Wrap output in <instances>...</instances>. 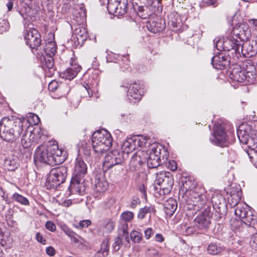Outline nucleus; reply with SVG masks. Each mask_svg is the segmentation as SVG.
<instances>
[{
    "label": "nucleus",
    "mask_w": 257,
    "mask_h": 257,
    "mask_svg": "<svg viewBox=\"0 0 257 257\" xmlns=\"http://www.w3.org/2000/svg\"><path fill=\"white\" fill-rule=\"evenodd\" d=\"M23 120L14 116L3 118L0 121L1 138L6 142H14L23 133Z\"/></svg>",
    "instance_id": "nucleus-1"
},
{
    "label": "nucleus",
    "mask_w": 257,
    "mask_h": 257,
    "mask_svg": "<svg viewBox=\"0 0 257 257\" xmlns=\"http://www.w3.org/2000/svg\"><path fill=\"white\" fill-rule=\"evenodd\" d=\"M197 190L198 188H196L194 190L187 192L184 195V200L187 205L191 206L188 207L190 209H191L192 207L193 209L199 210L206 205V207L201 215L209 217L210 218L211 208L206 204L207 200L206 195L202 192L197 191Z\"/></svg>",
    "instance_id": "nucleus-2"
},
{
    "label": "nucleus",
    "mask_w": 257,
    "mask_h": 257,
    "mask_svg": "<svg viewBox=\"0 0 257 257\" xmlns=\"http://www.w3.org/2000/svg\"><path fill=\"white\" fill-rule=\"evenodd\" d=\"M111 135L106 130H98L92 136L93 149L97 156L107 151L112 145Z\"/></svg>",
    "instance_id": "nucleus-3"
},
{
    "label": "nucleus",
    "mask_w": 257,
    "mask_h": 257,
    "mask_svg": "<svg viewBox=\"0 0 257 257\" xmlns=\"http://www.w3.org/2000/svg\"><path fill=\"white\" fill-rule=\"evenodd\" d=\"M67 168L64 166L53 168L47 177L46 183L50 188H55L64 183L67 175Z\"/></svg>",
    "instance_id": "nucleus-4"
},
{
    "label": "nucleus",
    "mask_w": 257,
    "mask_h": 257,
    "mask_svg": "<svg viewBox=\"0 0 257 257\" xmlns=\"http://www.w3.org/2000/svg\"><path fill=\"white\" fill-rule=\"evenodd\" d=\"M123 157L122 153L117 150H114L109 152L105 157L103 163V169H111L114 168L120 172L123 170L122 163Z\"/></svg>",
    "instance_id": "nucleus-5"
},
{
    "label": "nucleus",
    "mask_w": 257,
    "mask_h": 257,
    "mask_svg": "<svg viewBox=\"0 0 257 257\" xmlns=\"http://www.w3.org/2000/svg\"><path fill=\"white\" fill-rule=\"evenodd\" d=\"M156 184L160 186L159 193L161 195L168 194L170 193L174 185V179L170 172H162L157 175Z\"/></svg>",
    "instance_id": "nucleus-6"
},
{
    "label": "nucleus",
    "mask_w": 257,
    "mask_h": 257,
    "mask_svg": "<svg viewBox=\"0 0 257 257\" xmlns=\"http://www.w3.org/2000/svg\"><path fill=\"white\" fill-rule=\"evenodd\" d=\"M211 202L215 211V219L219 220L225 215L227 212V204L225 198L220 194H213L211 197Z\"/></svg>",
    "instance_id": "nucleus-7"
},
{
    "label": "nucleus",
    "mask_w": 257,
    "mask_h": 257,
    "mask_svg": "<svg viewBox=\"0 0 257 257\" xmlns=\"http://www.w3.org/2000/svg\"><path fill=\"white\" fill-rule=\"evenodd\" d=\"M214 43L215 47L219 51H229L233 50L235 53L240 54V43L235 41L232 35L230 37L219 39Z\"/></svg>",
    "instance_id": "nucleus-8"
},
{
    "label": "nucleus",
    "mask_w": 257,
    "mask_h": 257,
    "mask_svg": "<svg viewBox=\"0 0 257 257\" xmlns=\"http://www.w3.org/2000/svg\"><path fill=\"white\" fill-rule=\"evenodd\" d=\"M52 154L50 146L46 148L44 146H40L37 147L35 152V161L53 166L54 158L52 157Z\"/></svg>",
    "instance_id": "nucleus-9"
},
{
    "label": "nucleus",
    "mask_w": 257,
    "mask_h": 257,
    "mask_svg": "<svg viewBox=\"0 0 257 257\" xmlns=\"http://www.w3.org/2000/svg\"><path fill=\"white\" fill-rule=\"evenodd\" d=\"M148 156L147 151L140 150L132 157L129 164V169L131 171H136L140 170L142 165L146 162Z\"/></svg>",
    "instance_id": "nucleus-10"
},
{
    "label": "nucleus",
    "mask_w": 257,
    "mask_h": 257,
    "mask_svg": "<svg viewBox=\"0 0 257 257\" xmlns=\"http://www.w3.org/2000/svg\"><path fill=\"white\" fill-rule=\"evenodd\" d=\"M122 87H125L127 90L128 99L133 102H136L142 98L141 85L140 83L134 82L133 83H123Z\"/></svg>",
    "instance_id": "nucleus-11"
},
{
    "label": "nucleus",
    "mask_w": 257,
    "mask_h": 257,
    "mask_svg": "<svg viewBox=\"0 0 257 257\" xmlns=\"http://www.w3.org/2000/svg\"><path fill=\"white\" fill-rule=\"evenodd\" d=\"M210 141L213 144L223 147L227 141V135L221 125H216L214 132L210 137Z\"/></svg>",
    "instance_id": "nucleus-12"
},
{
    "label": "nucleus",
    "mask_w": 257,
    "mask_h": 257,
    "mask_svg": "<svg viewBox=\"0 0 257 257\" xmlns=\"http://www.w3.org/2000/svg\"><path fill=\"white\" fill-rule=\"evenodd\" d=\"M24 38L26 44L31 49H37L40 46L41 43V35L36 29L30 28L27 30Z\"/></svg>",
    "instance_id": "nucleus-13"
},
{
    "label": "nucleus",
    "mask_w": 257,
    "mask_h": 257,
    "mask_svg": "<svg viewBox=\"0 0 257 257\" xmlns=\"http://www.w3.org/2000/svg\"><path fill=\"white\" fill-rule=\"evenodd\" d=\"M237 136L240 142L243 144L247 145L249 149H257V135L249 136L244 130L241 128V126L237 130Z\"/></svg>",
    "instance_id": "nucleus-14"
},
{
    "label": "nucleus",
    "mask_w": 257,
    "mask_h": 257,
    "mask_svg": "<svg viewBox=\"0 0 257 257\" xmlns=\"http://www.w3.org/2000/svg\"><path fill=\"white\" fill-rule=\"evenodd\" d=\"M233 38L239 43L246 41L250 36V31L246 25H241L234 28L231 33Z\"/></svg>",
    "instance_id": "nucleus-15"
},
{
    "label": "nucleus",
    "mask_w": 257,
    "mask_h": 257,
    "mask_svg": "<svg viewBox=\"0 0 257 257\" xmlns=\"http://www.w3.org/2000/svg\"><path fill=\"white\" fill-rule=\"evenodd\" d=\"M84 178L72 177L69 190L71 194H83L85 191Z\"/></svg>",
    "instance_id": "nucleus-16"
},
{
    "label": "nucleus",
    "mask_w": 257,
    "mask_h": 257,
    "mask_svg": "<svg viewBox=\"0 0 257 257\" xmlns=\"http://www.w3.org/2000/svg\"><path fill=\"white\" fill-rule=\"evenodd\" d=\"M161 148L157 147L152 149L149 153L147 159L148 166L150 168H155L160 164Z\"/></svg>",
    "instance_id": "nucleus-17"
},
{
    "label": "nucleus",
    "mask_w": 257,
    "mask_h": 257,
    "mask_svg": "<svg viewBox=\"0 0 257 257\" xmlns=\"http://www.w3.org/2000/svg\"><path fill=\"white\" fill-rule=\"evenodd\" d=\"M87 172V167L83 160L81 158H76L72 177L83 178Z\"/></svg>",
    "instance_id": "nucleus-18"
},
{
    "label": "nucleus",
    "mask_w": 257,
    "mask_h": 257,
    "mask_svg": "<svg viewBox=\"0 0 257 257\" xmlns=\"http://www.w3.org/2000/svg\"><path fill=\"white\" fill-rule=\"evenodd\" d=\"M81 69L77 64H71V66L60 73V76L64 79L71 80L74 78Z\"/></svg>",
    "instance_id": "nucleus-19"
},
{
    "label": "nucleus",
    "mask_w": 257,
    "mask_h": 257,
    "mask_svg": "<svg viewBox=\"0 0 257 257\" xmlns=\"http://www.w3.org/2000/svg\"><path fill=\"white\" fill-rule=\"evenodd\" d=\"M245 57H250L255 55L257 51L253 46V44L246 41L240 43V53Z\"/></svg>",
    "instance_id": "nucleus-20"
},
{
    "label": "nucleus",
    "mask_w": 257,
    "mask_h": 257,
    "mask_svg": "<svg viewBox=\"0 0 257 257\" xmlns=\"http://www.w3.org/2000/svg\"><path fill=\"white\" fill-rule=\"evenodd\" d=\"M228 63L226 57L222 54H219L212 58L211 63L213 67L216 69H223Z\"/></svg>",
    "instance_id": "nucleus-21"
},
{
    "label": "nucleus",
    "mask_w": 257,
    "mask_h": 257,
    "mask_svg": "<svg viewBox=\"0 0 257 257\" xmlns=\"http://www.w3.org/2000/svg\"><path fill=\"white\" fill-rule=\"evenodd\" d=\"M164 206L166 215L171 217L176 210L177 202L174 199L170 198L165 202Z\"/></svg>",
    "instance_id": "nucleus-22"
},
{
    "label": "nucleus",
    "mask_w": 257,
    "mask_h": 257,
    "mask_svg": "<svg viewBox=\"0 0 257 257\" xmlns=\"http://www.w3.org/2000/svg\"><path fill=\"white\" fill-rule=\"evenodd\" d=\"M94 181L95 188L97 192H103L107 189L108 183L102 174H96Z\"/></svg>",
    "instance_id": "nucleus-23"
},
{
    "label": "nucleus",
    "mask_w": 257,
    "mask_h": 257,
    "mask_svg": "<svg viewBox=\"0 0 257 257\" xmlns=\"http://www.w3.org/2000/svg\"><path fill=\"white\" fill-rule=\"evenodd\" d=\"M210 219L209 217L200 215L194 219V224L200 229H207L210 224Z\"/></svg>",
    "instance_id": "nucleus-24"
},
{
    "label": "nucleus",
    "mask_w": 257,
    "mask_h": 257,
    "mask_svg": "<svg viewBox=\"0 0 257 257\" xmlns=\"http://www.w3.org/2000/svg\"><path fill=\"white\" fill-rule=\"evenodd\" d=\"M166 28V24L164 21L160 20L159 21H153L149 23L148 28L153 33H157L163 31Z\"/></svg>",
    "instance_id": "nucleus-25"
},
{
    "label": "nucleus",
    "mask_w": 257,
    "mask_h": 257,
    "mask_svg": "<svg viewBox=\"0 0 257 257\" xmlns=\"http://www.w3.org/2000/svg\"><path fill=\"white\" fill-rule=\"evenodd\" d=\"M51 153H52V157L54 158V165L56 164H59L62 163L64 160V157H62V155L63 154V151L59 149L58 147L56 145H53L52 146H50Z\"/></svg>",
    "instance_id": "nucleus-26"
},
{
    "label": "nucleus",
    "mask_w": 257,
    "mask_h": 257,
    "mask_svg": "<svg viewBox=\"0 0 257 257\" xmlns=\"http://www.w3.org/2000/svg\"><path fill=\"white\" fill-rule=\"evenodd\" d=\"M241 192L239 191L232 190L228 197V202L231 207L238 206L241 199Z\"/></svg>",
    "instance_id": "nucleus-27"
},
{
    "label": "nucleus",
    "mask_w": 257,
    "mask_h": 257,
    "mask_svg": "<svg viewBox=\"0 0 257 257\" xmlns=\"http://www.w3.org/2000/svg\"><path fill=\"white\" fill-rule=\"evenodd\" d=\"M56 50V44L54 42L52 41H49L46 42L45 46H43L44 53L50 58H52L55 54Z\"/></svg>",
    "instance_id": "nucleus-28"
},
{
    "label": "nucleus",
    "mask_w": 257,
    "mask_h": 257,
    "mask_svg": "<svg viewBox=\"0 0 257 257\" xmlns=\"http://www.w3.org/2000/svg\"><path fill=\"white\" fill-rule=\"evenodd\" d=\"M250 207L246 204H239L237 206L234 212L236 216H238L243 219L247 214L249 211H251Z\"/></svg>",
    "instance_id": "nucleus-29"
},
{
    "label": "nucleus",
    "mask_w": 257,
    "mask_h": 257,
    "mask_svg": "<svg viewBox=\"0 0 257 257\" xmlns=\"http://www.w3.org/2000/svg\"><path fill=\"white\" fill-rule=\"evenodd\" d=\"M122 149L123 150V152L126 154H129L136 150V147L133 137L127 139L123 142L122 145Z\"/></svg>",
    "instance_id": "nucleus-30"
},
{
    "label": "nucleus",
    "mask_w": 257,
    "mask_h": 257,
    "mask_svg": "<svg viewBox=\"0 0 257 257\" xmlns=\"http://www.w3.org/2000/svg\"><path fill=\"white\" fill-rule=\"evenodd\" d=\"M156 212L155 207L152 205L145 206L141 208L138 214V218L140 219H144L147 214L154 213Z\"/></svg>",
    "instance_id": "nucleus-31"
},
{
    "label": "nucleus",
    "mask_w": 257,
    "mask_h": 257,
    "mask_svg": "<svg viewBox=\"0 0 257 257\" xmlns=\"http://www.w3.org/2000/svg\"><path fill=\"white\" fill-rule=\"evenodd\" d=\"M250 71L245 72V77H246L245 79V83H253L256 78V69L254 65H250Z\"/></svg>",
    "instance_id": "nucleus-32"
},
{
    "label": "nucleus",
    "mask_w": 257,
    "mask_h": 257,
    "mask_svg": "<svg viewBox=\"0 0 257 257\" xmlns=\"http://www.w3.org/2000/svg\"><path fill=\"white\" fill-rule=\"evenodd\" d=\"M133 139L136 147V149L137 147H145L148 141L147 137L142 135L134 136L133 137Z\"/></svg>",
    "instance_id": "nucleus-33"
},
{
    "label": "nucleus",
    "mask_w": 257,
    "mask_h": 257,
    "mask_svg": "<svg viewBox=\"0 0 257 257\" xmlns=\"http://www.w3.org/2000/svg\"><path fill=\"white\" fill-rule=\"evenodd\" d=\"M75 35L77 36V38L81 39L82 41L86 39L88 37V34L86 29L82 26H78L74 32Z\"/></svg>",
    "instance_id": "nucleus-34"
},
{
    "label": "nucleus",
    "mask_w": 257,
    "mask_h": 257,
    "mask_svg": "<svg viewBox=\"0 0 257 257\" xmlns=\"http://www.w3.org/2000/svg\"><path fill=\"white\" fill-rule=\"evenodd\" d=\"M121 2L119 0H108L107 7L108 13L115 15V13L117 12L116 9Z\"/></svg>",
    "instance_id": "nucleus-35"
},
{
    "label": "nucleus",
    "mask_w": 257,
    "mask_h": 257,
    "mask_svg": "<svg viewBox=\"0 0 257 257\" xmlns=\"http://www.w3.org/2000/svg\"><path fill=\"white\" fill-rule=\"evenodd\" d=\"M245 74L244 70L238 71H234L232 72V79L238 82H244L245 83L246 77H245Z\"/></svg>",
    "instance_id": "nucleus-36"
},
{
    "label": "nucleus",
    "mask_w": 257,
    "mask_h": 257,
    "mask_svg": "<svg viewBox=\"0 0 257 257\" xmlns=\"http://www.w3.org/2000/svg\"><path fill=\"white\" fill-rule=\"evenodd\" d=\"M178 16L177 15L171 14L169 17V26L173 28H177L180 27L181 23L179 19H178Z\"/></svg>",
    "instance_id": "nucleus-37"
},
{
    "label": "nucleus",
    "mask_w": 257,
    "mask_h": 257,
    "mask_svg": "<svg viewBox=\"0 0 257 257\" xmlns=\"http://www.w3.org/2000/svg\"><path fill=\"white\" fill-rule=\"evenodd\" d=\"M12 199L23 205L27 206L30 204L29 201L26 197L18 193H15L13 195Z\"/></svg>",
    "instance_id": "nucleus-38"
},
{
    "label": "nucleus",
    "mask_w": 257,
    "mask_h": 257,
    "mask_svg": "<svg viewBox=\"0 0 257 257\" xmlns=\"http://www.w3.org/2000/svg\"><path fill=\"white\" fill-rule=\"evenodd\" d=\"M127 229V224L124 223L122 225L121 227L119 228V233L122 238L124 239L127 242H130V237L128 236Z\"/></svg>",
    "instance_id": "nucleus-39"
},
{
    "label": "nucleus",
    "mask_w": 257,
    "mask_h": 257,
    "mask_svg": "<svg viewBox=\"0 0 257 257\" xmlns=\"http://www.w3.org/2000/svg\"><path fill=\"white\" fill-rule=\"evenodd\" d=\"M250 161L257 168V149H248L246 151Z\"/></svg>",
    "instance_id": "nucleus-40"
},
{
    "label": "nucleus",
    "mask_w": 257,
    "mask_h": 257,
    "mask_svg": "<svg viewBox=\"0 0 257 257\" xmlns=\"http://www.w3.org/2000/svg\"><path fill=\"white\" fill-rule=\"evenodd\" d=\"M126 2L124 1H121L116 9L117 12L115 13V16H120L124 15L126 13Z\"/></svg>",
    "instance_id": "nucleus-41"
},
{
    "label": "nucleus",
    "mask_w": 257,
    "mask_h": 257,
    "mask_svg": "<svg viewBox=\"0 0 257 257\" xmlns=\"http://www.w3.org/2000/svg\"><path fill=\"white\" fill-rule=\"evenodd\" d=\"M161 0H147V5L154 9V12L159 10L161 6Z\"/></svg>",
    "instance_id": "nucleus-42"
},
{
    "label": "nucleus",
    "mask_w": 257,
    "mask_h": 257,
    "mask_svg": "<svg viewBox=\"0 0 257 257\" xmlns=\"http://www.w3.org/2000/svg\"><path fill=\"white\" fill-rule=\"evenodd\" d=\"M131 238L134 242H139L141 241L142 235L140 232L138 231H133L130 234Z\"/></svg>",
    "instance_id": "nucleus-43"
},
{
    "label": "nucleus",
    "mask_w": 257,
    "mask_h": 257,
    "mask_svg": "<svg viewBox=\"0 0 257 257\" xmlns=\"http://www.w3.org/2000/svg\"><path fill=\"white\" fill-rule=\"evenodd\" d=\"M221 249L215 244H210L207 248L208 252L212 255H215L219 253Z\"/></svg>",
    "instance_id": "nucleus-44"
},
{
    "label": "nucleus",
    "mask_w": 257,
    "mask_h": 257,
    "mask_svg": "<svg viewBox=\"0 0 257 257\" xmlns=\"http://www.w3.org/2000/svg\"><path fill=\"white\" fill-rule=\"evenodd\" d=\"M255 215H253L252 210L249 211L248 214L242 220V221L246 225L249 226L252 221L255 217Z\"/></svg>",
    "instance_id": "nucleus-45"
},
{
    "label": "nucleus",
    "mask_w": 257,
    "mask_h": 257,
    "mask_svg": "<svg viewBox=\"0 0 257 257\" xmlns=\"http://www.w3.org/2000/svg\"><path fill=\"white\" fill-rule=\"evenodd\" d=\"M10 29V24L6 20H3L0 22V33L2 34L9 30Z\"/></svg>",
    "instance_id": "nucleus-46"
},
{
    "label": "nucleus",
    "mask_w": 257,
    "mask_h": 257,
    "mask_svg": "<svg viewBox=\"0 0 257 257\" xmlns=\"http://www.w3.org/2000/svg\"><path fill=\"white\" fill-rule=\"evenodd\" d=\"M122 219L125 222H129L134 218V214L131 211H125L121 215Z\"/></svg>",
    "instance_id": "nucleus-47"
},
{
    "label": "nucleus",
    "mask_w": 257,
    "mask_h": 257,
    "mask_svg": "<svg viewBox=\"0 0 257 257\" xmlns=\"http://www.w3.org/2000/svg\"><path fill=\"white\" fill-rule=\"evenodd\" d=\"M122 245V238L119 234L117 237L115 238L114 242L113 244V247L115 251L118 250Z\"/></svg>",
    "instance_id": "nucleus-48"
},
{
    "label": "nucleus",
    "mask_w": 257,
    "mask_h": 257,
    "mask_svg": "<svg viewBox=\"0 0 257 257\" xmlns=\"http://www.w3.org/2000/svg\"><path fill=\"white\" fill-rule=\"evenodd\" d=\"M148 255L150 257H161L158 250L153 247H150L148 249Z\"/></svg>",
    "instance_id": "nucleus-49"
},
{
    "label": "nucleus",
    "mask_w": 257,
    "mask_h": 257,
    "mask_svg": "<svg viewBox=\"0 0 257 257\" xmlns=\"http://www.w3.org/2000/svg\"><path fill=\"white\" fill-rule=\"evenodd\" d=\"M76 10L74 12V15H76V17L78 18H80V19H84L86 17V13L84 9H83L82 8H79V11L77 12Z\"/></svg>",
    "instance_id": "nucleus-50"
},
{
    "label": "nucleus",
    "mask_w": 257,
    "mask_h": 257,
    "mask_svg": "<svg viewBox=\"0 0 257 257\" xmlns=\"http://www.w3.org/2000/svg\"><path fill=\"white\" fill-rule=\"evenodd\" d=\"M108 245L109 240L107 238H105L102 241L101 245V250L102 251L103 253L104 252H107L108 251Z\"/></svg>",
    "instance_id": "nucleus-51"
},
{
    "label": "nucleus",
    "mask_w": 257,
    "mask_h": 257,
    "mask_svg": "<svg viewBox=\"0 0 257 257\" xmlns=\"http://www.w3.org/2000/svg\"><path fill=\"white\" fill-rule=\"evenodd\" d=\"M45 227L47 229L52 232L55 231L56 229L55 224L51 221H48L46 222Z\"/></svg>",
    "instance_id": "nucleus-52"
},
{
    "label": "nucleus",
    "mask_w": 257,
    "mask_h": 257,
    "mask_svg": "<svg viewBox=\"0 0 257 257\" xmlns=\"http://www.w3.org/2000/svg\"><path fill=\"white\" fill-rule=\"evenodd\" d=\"M26 134H23L21 139V144L23 148H27L31 146V143L29 140L26 139Z\"/></svg>",
    "instance_id": "nucleus-53"
},
{
    "label": "nucleus",
    "mask_w": 257,
    "mask_h": 257,
    "mask_svg": "<svg viewBox=\"0 0 257 257\" xmlns=\"http://www.w3.org/2000/svg\"><path fill=\"white\" fill-rule=\"evenodd\" d=\"M250 244L252 248L257 249V233L252 236Z\"/></svg>",
    "instance_id": "nucleus-54"
},
{
    "label": "nucleus",
    "mask_w": 257,
    "mask_h": 257,
    "mask_svg": "<svg viewBox=\"0 0 257 257\" xmlns=\"http://www.w3.org/2000/svg\"><path fill=\"white\" fill-rule=\"evenodd\" d=\"M58 87V84L57 82L52 81L49 84L48 89L50 91H54L57 89Z\"/></svg>",
    "instance_id": "nucleus-55"
},
{
    "label": "nucleus",
    "mask_w": 257,
    "mask_h": 257,
    "mask_svg": "<svg viewBox=\"0 0 257 257\" xmlns=\"http://www.w3.org/2000/svg\"><path fill=\"white\" fill-rule=\"evenodd\" d=\"M168 168L172 171H176L177 169V163L174 161H169L167 164Z\"/></svg>",
    "instance_id": "nucleus-56"
},
{
    "label": "nucleus",
    "mask_w": 257,
    "mask_h": 257,
    "mask_svg": "<svg viewBox=\"0 0 257 257\" xmlns=\"http://www.w3.org/2000/svg\"><path fill=\"white\" fill-rule=\"evenodd\" d=\"M116 202V199L113 197H110L108 198L105 202L106 206L107 207H110L113 204H115Z\"/></svg>",
    "instance_id": "nucleus-57"
},
{
    "label": "nucleus",
    "mask_w": 257,
    "mask_h": 257,
    "mask_svg": "<svg viewBox=\"0 0 257 257\" xmlns=\"http://www.w3.org/2000/svg\"><path fill=\"white\" fill-rule=\"evenodd\" d=\"M154 231L152 228H147L145 230V237L147 239H149L153 234Z\"/></svg>",
    "instance_id": "nucleus-58"
},
{
    "label": "nucleus",
    "mask_w": 257,
    "mask_h": 257,
    "mask_svg": "<svg viewBox=\"0 0 257 257\" xmlns=\"http://www.w3.org/2000/svg\"><path fill=\"white\" fill-rule=\"evenodd\" d=\"M46 253L50 256H54L56 252L54 248L51 246L46 248Z\"/></svg>",
    "instance_id": "nucleus-59"
},
{
    "label": "nucleus",
    "mask_w": 257,
    "mask_h": 257,
    "mask_svg": "<svg viewBox=\"0 0 257 257\" xmlns=\"http://www.w3.org/2000/svg\"><path fill=\"white\" fill-rule=\"evenodd\" d=\"M36 238L38 242L43 244L46 243V240L43 238V235L40 232L36 233Z\"/></svg>",
    "instance_id": "nucleus-60"
},
{
    "label": "nucleus",
    "mask_w": 257,
    "mask_h": 257,
    "mask_svg": "<svg viewBox=\"0 0 257 257\" xmlns=\"http://www.w3.org/2000/svg\"><path fill=\"white\" fill-rule=\"evenodd\" d=\"M204 3L208 6L216 7L218 5L217 0H204Z\"/></svg>",
    "instance_id": "nucleus-61"
},
{
    "label": "nucleus",
    "mask_w": 257,
    "mask_h": 257,
    "mask_svg": "<svg viewBox=\"0 0 257 257\" xmlns=\"http://www.w3.org/2000/svg\"><path fill=\"white\" fill-rule=\"evenodd\" d=\"M79 226L83 227H87L91 224V221L89 220H85L80 221Z\"/></svg>",
    "instance_id": "nucleus-62"
},
{
    "label": "nucleus",
    "mask_w": 257,
    "mask_h": 257,
    "mask_svg": "<svg viewBox=\"0 0 257 257\" xmlns=\"http://www.w3.org/2000/svg\"><path fill=\"white\" fill-rule=\"evenodd\" d=\"M140 203V201L139 199H138V198L134 199L130 204V207L132 208H135L137 207V205L138 204H139Z\"/></svg>",
    "instance_id": "nucleus-63"
},
{
    "label": "nucleus",
    "mask_w": 257,
    "mask_h": 257,
    "mask_svg": "<svg viewBox=\"0 0 257 257\" xmlns=\"http://www.w3.org/2000/svg\"><path fill=\"white\" fill-rule=\"evenodd\" d=\"M249 226L253 227L255 229H257V217L255 216V217L253 219V220L251 222V223L249 225Z\"/></svg>",
    "instance_id": "nucleus-64"
}]
</instances>
